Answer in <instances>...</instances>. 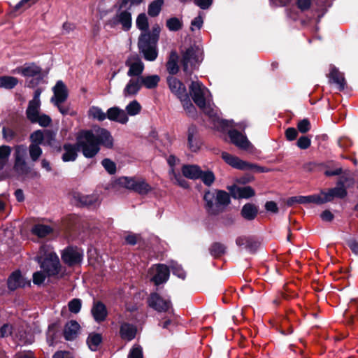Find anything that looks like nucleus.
<instances>
[{"label":"nucleus","mask_w":358,"mask_h":358,"mask_svg":"<svg viewBox=\"0 0 358 358\" xmlns=\"http://www.w3.org/2000/svg\"><path fill=\"white\" fill-rule=\"evenodd\" d=\"M77 144L86 158L94 157L101 145L106 148L113 146V138L106 129L96 127L90 130L80 131L77 136Z\"/></svg>","instance_id":"1"},{"label":"nucleus","mask_w":358,"mask_h":358,"mask_svg":"<svg viewBox=\"0 0 358 358\" xmlns=\"http://www.w3.org/2000/svg\"><path fill=\"white\" fill-rule=\"evenodd\" d=\"M189 92L194 102L203 110L212 120L214 127L217 129L225 130L233 127V121H229L220 118L214 108L210 106L211 94L201 82L192 81L189 87Z\"/></svg>","instance_id":"2"},{"label":"nucleus","mask_w":358,"mask_h":358,"mask_svg":"<svg viewBox=\"0 0 358 358\" xmlns=\"http://www.w3.org/2000/svg\"><path fill=\"white\" fill-rule=\"evenodd\" d=\"M204 208L210 215H217L224 211L230 203V195L224 190H208L203 195Z\"/></svg>","instance_id":"3"},{"label":"nucleus","mask_w":358,"mask_h":358,"mask_svg":"<svg viewBox=\"0 0 358 358\" xmlns=\"http://www.w3.org/2000/svg\"><path fill=\"white\" fill-rule=\"evenodd\" d=\"M161 29L156 24L152 27V32L142 33L138 38V47L147 61H155L158 55L157 44Z\"/></svg>","instance_id":"4"},{"label":"nucleus","mask_w":358,"mask_h":358,"mask_svg":"<svg viewBox=\"0 0 358 358\" xmlns=\"http://www.w3.org/2000/svg\"><path fill=\"white\" fill-rule=\"evenodd\" d=\"M36 259L42 270L48 276H54L59 273V259L49 245H43L40 248Z\"/></svg>","instance_id":"5"},{"label":"nucleus","mask_w":358,"mask_h":358,"mask_svg":"<svg viewBox=\"0 0 358 358\" xmlns=\"http://www.w3.org/2000/svg\"><path fill=\"white\" fill-rule=\"evenodd\" d=\"M167 82L170 90L180 99L187 113L190 115H193L195 112V108L190 100L184 84L173 76L168 77Z\"/></svg>","instance_id":"6"},{"label":"nucleus","mask_w":358,"mask_h":358,"mask_svg":"<svg viewBox=\"0 0 358 358\" xmlns=\"http://www.w3.org/2000/svg\"><path fill=\"white\" fill-rule=\"evenodd\" d=\"M202 52L197 46H191L182 53L181 64L186 73H191L202 61Z\"/></svg>","instance_id":"7"},{"label":"nucleus","mask_w":358,"mask_h":358,"mask_svg":"<svg viewBox=\"0 0 358 358\" xmlns=\"http://www.w3.org/2000/svg\"><path fill=\"white\" fill-rule=\"evenodd\" d=\"M106 24L110 28L121 26L124 31H129L132 24L131 13L129 8H122L121 3H119V8L115 15L109 18Z\"/></svg>","instance_id":"8"},{"label":"nucleus","mask_w":358,"mask_h":358,"mask_svg":"<svg viewBox=\"0 0 358 358\" xmlns=\"http://www.w3.org/2000/svg\"><path fill=\"white\" fill-rule=\"evenodd\" d=\"M117 182L120 186L133 190L141 195L147 194L152 189L151 186L141 178L123 176L119 178Z\"/></svg>","instance_id":"9"},{"label":"nucleus","mask_w":358,"mask_h":358,"mask_svg":"<svg viewBox=\"0 0 358 358\" xmlns=\"http://www.w3.org/2000/svg\"><path fill=\"white\" fill-rule=\"evenodd\" d=\"M41 103L29 101L26 110L27 119L34 124H38L41 127H46L52 122V119L48 115L41 113Z\"/></svg>","instance_id":"10"},{"label":"nucleus","mask_w":358,"mask_h":358,"mask_svg":"<svg viewBox=\"0 0 358 358\" xmlns=\"http://www.w3.org/2000/svg\"><path fill=\"white\" fill-rule=\"evenodd\" d=\"M27 154V147L19 145L15 148V171L20 175H26L30 171V168L26 162Z\"/></svg>","instance_id":"11"},{"label":"nucleus","mask_w":358,"mask_h":358,"mask_svg":"<svg viewBox=\"0 0 358 358\" xmlns=\"http://www.w3.org/2000/svg\"><path fill=\"white\" fill-rule=\"evenodd\" d=\"M169 273L170 269L164 264L154 265L148 271V275L150 277V280L156 285L166 282L169 279Z\"/></svg>","instance_id":"12"},{"label":"nucleus","mask_w":358,"mask_h":358,"mask_svg":"<svg viewBox=\"0 0 358 358\" xmlns=\"http://www.w3.org/2000/svg\"><path fill=\"white\" fill-rule=\"evenodd\" d=\"M125 65L129 68L127 75L129 77H141L145 66L141 59L137 55H131L125 61Z\"/></svg>","instance_id":"13"},{"label":"nucleus","mask_w":358,"mask_h":358,"mask_svg":"<svg viewBox=\"0 0 358 358\" xmlns=\"http://www.w3.org/2000/svg\"><path fill=\"white\" fill-rule=\"evenodd\" d=\"M83 257V250L77 247H68L62 253L63 262L71 266L80 264Z\"/></svg>","instance_id":"14"},{"label":"nucleus","mask_w":358,"mask_h":358,"mask_svg":"<svg viewBox=\"0 0 358 358\" xmlns=\"http://www.w3.org/2000/svg\"><path fill=\"white\" fill-rule=\"evenodd\" d=\"M228 134L231 142L238 148L245 150L251 148L252 145L250 142L248 141L246 136L241 132L238 131L235 129H231L228 131Z\"/></svg>","instance_id":"15"},{"label":"nucleus","mask_w":358,"mask_h":358,"mask_svg":"<svg viewBox=\"0 0 358 358\" xmlns=\"http://www.w3.org/2000/svg\"><path fill=\"white\" fill-rule=\"evenodd\" d=\"M150 307L158 312H166L171 306L169 300L164 299L158 294L152 293L148 299Z\"/></svg>","instance_id":"16"},{"label":"nucleus","mask_w":358,"mask_h":358,"mask_svg":"<svg viewBox=\"0 0 358 358\" xmlns=\"http://www.w3.org/2000/svg\"><path fill=\"white\" fill-rule=\"evenodd\" d=\"M222 157L227 164L239 170H248L252 167V164L248 163L226 152L222 153Z\"/></svg>","instance_id":"17"},{"label":"nucleus","mask_w":358,"mask_h":358,"mask_svg":"<svg viewBox=\"0 0 358 358\" xmlns=\"http://www.w3.org/2000/svg\"><path fill=\"white\" fill-rule=\"evenodd\" d=\"M324 203L331 201L334 198L343 199L347 194V190L337 182L336 186L327 192L321 191Z\"/></svg>","instance_id":"18"},{"label":"nucleus","mask_w":358,"mask_h":358,"mask_svg":"<svg viewBox=\"0 0 358 358\" xmlns=\"http://www.w3.org/2000/svg\"><path fill=\"white\" fill-rule=\"evenodd\" d=\"M54 96L50 101L53 104L64 103L68 97V91L65 84L62 80H58L52 88Z\"/></svg>","instance_id":"19"},{"label":"nucleus","mask_w":358,"mask_h":358,"mask_svg":"<svg viewBox=\"0 0 358 358\" xmlns=\"http://www.w3.org/2000/svg\"><path fill=\"white\" fill-rule=\"evenodd\" d=\"M142 87L140 77H130L122 91L124 97H133L138 94Z\"/></svg>","instance_id":"20"},{"label":"nucleus","mask_w":358,"mask_h":358,"mask_svg":"<svg viewBox=\"0 0 358 358\" xmlns=\"http://www.w3.org/2000/svg\"><path fill=\"white\" fill-rule=\"evenodd\" d=\"M228 189L234 199H249L255 194L250 186L238 187L235 185L228 187Z\"/></svg>","instance_id":"21"},{"label":"nucleus","mask_w":358,"mask_h":358,"mask_svg":"<svg viewBox=\"0 0 358 358\" xmlns=\"http://www.w3.org/2000/svg\"><path fill=\"white\" fill-rule=\"evenodd\" d=\"M107 118L122 124H125L129 121L125 110L117 106H113L107 110Z\"/></svg>","instance_id":"22"},{"label":"nucleus","mask_w":358,"mask_h":358,"mask_svg":"<svg viewBox=\"0 0 358 358\" xmlns=\"http://www.w3.org/2000/svg\"><path fill=\"white\" fill-rule=\"evenodd\" d=\"M136 334V326L127 322H120V335L122 339L131 341L135 338Z\"/></svg>","instance_id":"23"},{"label":"nucleus","mask_w":358,"mask_h":358,"mask_svg":"<svg viewBox=\"0 0 358 358\" xmlns=\"http://www.w3.org/2000/svg\"><path fill=\"white\" fill-rule=\"evenodd\" d=\"M197 128L192 125L187 130V145L192 152H197L200 149V142L198 138Z\"/></svg>","instance_id":"24"},{"label":"nucleus","mask_w":358,"mask_h":358,"mask_svg":"<svg viewBox=\"0 0 358 358\" xmlns=\"http://www.w3.org/2000/svg\"><path fill=\"white\" fill-rule=\"evenodd\" d=\"M63 149L64 153L62 159L64 162L75 161L78 156V150H81V148L78 146L77 143L75 145L70 143L64 144Z\"/></svg>","instance_id":"25"},{"label":"nucleus","mask_w":358,"mask_h":358,"mask_svg":"<svg viewBox=\"0 0 358 358\" xmlns=\"http://www.w3.org/2000/svg\"><path fill=\"white\" fill-rule=\"evenodd\" d=\"M329 81L335 84L339 90H343L345 87V80L343 74L341 73L335 66L330 69Z\"/></svg>","instance_id":"26"},{"label":"nucleus","mask_w":358,"mask_h":358,"mask_svg":"<svg viewBox=\"0 0 358 358\" xmlns=\"http://www.w3.org/2000/svg\"><path fill=\"white\" fill-rule=\"evenodd\" d=\"M25 285L26 282L19 271L12 273L8 279V287L10 290L24 287Z\"/></svg>","instance_id":"27"},{"label":"nucleus","mask_w":358,"mask_h":358,"mask_svg":"<svg viewBox=\"0 0 358 358\" xmlns=\"http://www.w3.org/2000/svg\"><path fill=\"white\" fill-rule=\"evenodd\" d=\"M79 329L80 325L76 321L71 320L67 322L64 330L65 339L67 341L74 340L78 336Z\"/></svg>","instance_id":"28"},{"label":"nucleus","mask_w":358,"mask_h":358,"mask_svg":"<svg viewBox=\"0 0 358 358\" xmlns=\"http://www.w3.org/2000/svg\"><path fill=\"white\" fill-rule=\"evenodd\" d=\"M91 312L94 320L98 322L105 320L108 313L106 306L99 301L94 303Z\"/></svg>","instance_id":"29"},{"label":"nucleus","mask_w":358,"mask_h":358,"mask_svg":"<svg viewBox=\"0 0 358 358\" xmlns=\"http://www.w3.org/2000/svg\"><path fill=\"white\" fill-rule=\"evenodd\" d=\"M17 73L24 77H34L38 76V78L42 80L41 76V69L35 64H29L18 69Z\"/></svg>","instance_id":"30"},{"label":"nucleus","mask_w":358,"mask_h":358,"mask_svg":"<svg viewBox=\"0 0 358 358\" xmlns=\"http://www.w3.org/2000/svg\"><path fill=\"white\" fill-rule=\"evenodd\" d=\"M182 173L184 177L192 180L199 179L201 176V169L197 165H183Z\"/></svg>","instance_id":"31"},{"label":"nucleus","mask_w":358,"mask_h":358,"mask_svg":"<svg viewBox=\"0 0 358 358\" xmlns=\"http://www.w3.org/2000/svg\"><path fill=\"white\" fill-rule=\"evenodd\" d=\"M141 85L145 88L152 90L158 86L160 81V77L158 75L141 76L140 77Z\"/></svg>","instance_id":"32"},{"label":"nucleus","mask_w":358,"mask_h":358,"mask_svg":"<svg viewBox=\"0 0 358 358\" xmlns=\"http://www.w3.org/2000/svg\"><path fill=\"white\" fill-rule=\"evenodd\" d=\"M31 234L38 238H45L52 233V228L46 224H36L31 229Z\"/></svg>","instance_id":"33"},{"label":"nucleus","mask_w":358,"mask_h":358,"mask_svg":"<svg viewBox=\"0 0 358 358\" xmlns=\"http://www.w3.org/2000/svg\"><path fill=\"white\" fill-rule=\"evenodd\" d=\"M296 200L297 201V203L302 204L315 203L317 205H322L324 203L321 192L320 194H315L308 196H298V198Z\"/></svg>","instance_id":"34"},{"label":"nucleus","mask_w":358,"mask_h":358,"mask_svg":"<svg viewBox=\"0 0 358 358\" xmlns=\"http://www.w3.org/2000/svg\"><path fill=\"white\" fill-rule=\"evenodd\" d=\"M257 213L258 208L252 203H248L243 206L241 214L245 220H252L256 217Z\"/></svg>","instance_id":"35"},{"label":"nucleus","mask_w":358,"mask_h":358,"mask_svg":"<svg viewBox=\"0 0 358 358\" xmlns=\"http://www.w3.org/2000/svg\"><path fill=\"white\" fill-rule=\"evenodd\" d=\"M102 336L99 333L92 332L89 334L87 343L92 351H96L102 342Z\"/></svg>","instance_id":"36"},{"label":"nucleus","mask_w":358,"mask_h":358,"mask_svg":"<svg viewBox=\"0 0 358 358\" xmlns=\"http://www.w3.org/2000/svg\"><path fill=\"white\" fill-rule=\"evenodd\" d=\"M169 176L171 180L176 185L184 188L189 187L188 182L183 178V175H180L179 172H176L175 169L169 170Z\"/></svg>","instance_id":"37"},{"label":"nucleus","mask_w":358,"mask_h":358,"mask_svg":"<svg viewBox=\"0 0 358 358\" xmlns=\"http://www.w3.org/2000/svg\"><path fill=\"white\" fill-rule=\"evenodd\" d=\"M178 56L176 52L172 51L170 54L169 61L166 64L167 71L170 74H176L178 71Z\"/></svg>","instance_id":"38"},{"label":"nucleus","mask_w":358,"mask_h":358,"mask_svg":"<svg viewBox=\"0 0 358 358\" xmlns=\"http://www.w3.org/2000/svg\"><path fill=\"white\" fill-rule=\"evenodd\" d=\"M88 115L90 118L101 122L107 118V112L104 113L101 108L93 106L90 108Z\"/></svg>","instance_id":"39"},{"label":"nucleus","mask_w":358,"mask_h":358,"mask_svg":"<svg viewBox=\"0 0 358 358\" xmlns=\"http://www.w3.org/2000/svg\"><path fill=\"white\" fill-rule=\"evenodd\" d=\"M18 83V80L15 77L3 76L0 77V88L11 90Z\"/></svg>","instance_id":"40"},{"label":"nucleus","mask_w":358,"mask_h":358,"mask_svg":"<svg viewBox=\"0 0 358 358\" xmlns=\"http://www.w3.org/2000/svg\"><path fill=\"white\" fill-rule=\"evenodd\" d=\"M142 109L140 103L136 100L130 101L125 107V113L127 116H135L138 115Z\"/></svg>","instance_id":"41"},{"label":"nucleus","mask_w":358,"mask_h":358,"mask_svg":"<svg viewBox=\"0 0 358 358\" xmlns=\"http://www.w3.org/2000/svg\"><path fill=\"white\" fill-rule=\"evenodd\" d=\"M337 182L347 190L348 188L352 187L354 185L355 178L351 173H344L341 176Z\"/></svg>","instance_id":"42"},{"label":"nucleus","mask_w":358,"mask_h":358,"mask_svg":"<svg viewBox=\"0 0 358 358\" xmlns=\"http://www.w3.org/2000/svg\"><path fill=\"white\" fill-rule=\"evenodd\" d=\"M11 148L8 145L0 146V170L3 169L8 161Z\"/></svg>","instance_id":"43"},{"label":"nucleus","mask_w":358,"mask_h":358,"mask_svg":"<svg viewBox=\"0 0 358 358\" xmlns=\"http://www.w3.org/2000/svg\"><path fill=\"white\" fill-rule=\"evenodd\" d=\"M164 3L163 0H155L152 1L149 6L148 9V13L151 17L157 16L161 10L162 5Z\"/></svg>","instance_id":"44"},{"label":"nucleus","mask_w":358,"mask_h":358,"mask_svg":"<svg viewBox=\"0 0 358 358\" xmlns=\"http://www.w3.org/2000/svg\"><path fill=\"white\" fill-rule=\"evenodd\" d=\"M29 155L33 162L37 161L42 155V149L36 143H31L29 147Z\"/></svg>","instance_id":"45"},{"label":"nucleus","mask_w":358,"mask_h":358,"mask_svg":"<svg viewBox=\"0 0 358 358\" xmlns=\"http://www.w3.org/2000/svg\"><path fill=\"white\" fill-rule=\"evenodd\" d=\"M199 178L202 180L204 185L207 186H210L215 179V175L211 171H203L202 170Z\"/></svg>","instance_id":"46"},{"label":"nucleus","mask_w":358,"mask_h":358,"mask_svg":"<svg viewBox=\"0 0 358 358\" xmlns=\"http://www.w3.org/2000/svg\"><path fill=\"white\" fill-rule=\"evenodd\" d=\"M136 26L140 30L147 31L148 29V20L145 13L138 15L136 19Z\"/></svg>","instance_id":"47"},{"label":"nucleus","mask_w":358,"mask_h":358,"mask_svg":"<svg viewBox=\"0 0 358 358\" xmlns=\"http://www.w3.org/2000/svg\"><path fill=\"white\" fill-rule=\"evenodd\" d=\"M170 268L173 275L182 279L185 278V272L181 265L178 264L177 262H171L170 264Z\"/></svg>","instance_id":"48"},{"label":"nucleus","mask_w":358,"mask_h":358,"mask_svg":"<svg viewBox=\"0 0 358 358\" xmlns=\"http://www.w3.org/2000/svg\"><path fill=\"white\" fill-rule=\"evenodd\" d=\"M45 131L37 130L33 132L30 136L31 143H36L37 145L43 144L45 140Z\"/></svg>","instance_id":"49"},{"label":"nucleus","mask_w":358,"mask_h":358,"mask_svg":"<svg viewBox=\"0 0 358 358\" xmlns=\"http://www.w3.org/2000/svg\"><path fill=\"white\" fill-rule=\"evenodd\" d=\"M127 358H143L142 347L138 344L134 345L129 352Z\"/></svg>","instance_id":"50"},{"label":"nucleus","mask_w":358,"mask_h":358,"mask_svg":"<svg viewBox=\"0 0 358 358\" xmlns=\"http://www.w3.org/2000/svg\"><path fill=\"white\" fill-rule=\"evenodd\" d=\"M76 199L81 205L87 206L93 205L96 200L95 196L90 195H78Z\"/></svg>","instance_id":"51"},{"label":"nucleus","mask_w":358,"mask_h":358,"mask_svg":"<svg viewBox=\"0 0 358 358\" xmlns=\"http://www.w3.org/2000/svg\"><path fill=\"white\" fill-rule=\"evenodd\" d=\"M166 26L170 31H178L182 27L181 21L177 17H171L166 21Z\"/></svg>","instance_id":"52"},{"label":"nucleus","mask_w":358,"mask_h":358,"mask_svg":"<svg viewBox=\"0 0 358 358\" xmlns=\"http://www.w3.org/2000/svg\"><path fill=\"white\" fill-rule=\"evenodd\" d=\"M82 306V301L79 299H73L69 302L68 306L69 311L73 313L80 312Z\"/></svg>","instance_id":"53"},{"label":"nucleus","mask_w":358,"mask_h":358,"mask_svg":"<svg viewBox=\"0 0 358 358\" xmlns=\"http://www.w3.org/2000/svg\"><path fill=\"white\" fill-rule=\"evenodd\" d=\"M47 276L48 275L43 271H36L33 274V282L35 285H40L43 283Z\"/></svg>","instance_id":"54"},{"label":"nucleus","mask_w":358,"mask_h":358,"mask_svg":"<svg viewBox=\"0 0 358 358\" xmlns=\"http://www.w3.org/2000/svg\"><path fill=\"white\" fill-rule=\"evenodd\" d=\"M104 169L110 173L113 174L116 171L115 164L109 159H104L101 162Z\"/></svg>","instance_id":"55"},{"label":"nucleus","mask_w":358,"mask_h":358,"mask_svg":"<svg viewBox=\"0 0 358 358\" xmlns=\"http://www.w3.org/2000/svg\"><path fill=\"white\" fill-rule=\"evenodd\" d=\"M225 251V248L220 243H214L210 248V253L213 256H220Z\"/></svg>","instance_id":"56"},{"label":"nucleus","mask_w":358,"mask_h":358,"mask_svg":"<svg viewBox=\"0 0 358 358\" xmlns=\"http://www.w3.org/2000/svg\"><path fill=\"white\" fill-rule=\"evenodd\" d=\"M311 144V140L308 136H303L300 137L296 143L297 146L303 150L307 149Z\"/></svg>","instance_id":"57"},{"label":"nucleus","mask_w":358,"mask_h":358,"mask_svg":"<svg viewBox=\"0 0 358 358\" xmlns=\"http://www.w3.org/2000/svg\"><path fill=\"white\" fill-rule=\"evenodd\" d=\"M297 128L301 133H306L310 129V123L308 119H303L298 122Z\"/></svg>","instance_id":"58"},{"label":"nucleus","mask_w":358,"mask_h":358,"mask_svg":"<svg viewBox=\"0 0 358 358\" xmlns=\"http://www.w3.org/2000/svg\"><path fill=\"white\" fill-rule=\"evenodd\" d=\"M45 140L43 141V145H52L55 141V134L46 130L45 131Z\"/></svg>","instance_id":"59"},{"label":"nucleus","mask_w":358,"mask_h":358,"mask_svg":"<svg viewBox=\"0 0 358 358\" xmlns=\"http://www.w3.org/2000/svg\"><path fill=\"white\" fill-rule=\"evenodd\" d=\"M38 0H21L15 6V10H18L21 8H27L36 3Z\"/></svg>","instance_id":"60"},{"label":"nucleus","mask_w":358,"mask_h":358,"mask_svg":"<svg viewBox=\"0 0 358 358\" xmlns=\"http://www.w3.org/2000/svg\"><path fill=\"white\" fill-rule=\"evenodd\" d=\"M203 20L201 15L196 17L191 22V30L200 29L203 25Z\"/></svg>","instance_id":"61"},{"label":"nucleus","mask_w":358,"mask_h":358,"mask_svg":"<svg viewBox=\"0 0 358 358\" xmlns=\"http://www.w3.org/2000/svg\"><path fill=\"white\" fill-rule=\"evenodd\" d=\"M285 136L288 141H294L298 136V131L294 127H289L285 131Z\"/></svg>","instance_id":"62"},{"label":"nucleus","mask_w":358,"mask_h":358,"mask_svg":"<svg viewBox=\"0 0 358 358\" xmlns=\"http://www.w3.org/2000/svg\"><path fill=\"white\" fill-rule=\"evenodd\" d=\"M259 242L253 238L249 237V241L246 250L250 252H255L259 246Z\"/></svg>","instance_id":"63"},{"label":"nucleus","mask_w":358,"mask_h":358,"mask_svg":"<svg viewBox=\"0 0 358 358\" xmlns=\"http://www.w3.org/2000/svg\"><path fill=\"white\" fill-rule=\"evenodd\" d=\"M194 3L203 10L208 9L213 3V0H194Z\"/></svg>","instance_id":"64"}]
</instances>
